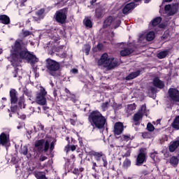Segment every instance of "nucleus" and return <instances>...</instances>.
I'll return each mask as SVG.
<instances>
[{"instance_id": "22", "label": "nucleus", "mask_w": 179, "mask_h": 179, "mask_svg": "<svg viewBox=\"0 0 179 179\" xmlns=\"http://www.w3.org/2000/svg\"><path fill=\"white\" fill-rule=\"evenodd\" d=\"M171 127L173 129L179 131V115H176L171 123Z\"/></svg>"}, {"instance_id": "46", "label": "nucleus", "mask_w": 179, "mask_h": 179, "mask_svg": "<svg viewBox=\"0 0 179 179\" xmlns=\"http://www.w3.org/2000/svg\"><path fill=\"white\" fill-rule=\"evenodd\" d=\"M44 12H45V10H44V8H41L36 13V15L37 16H41L42 15L44 14Z\"/></svg>"}, {"instance_id": "7", "label": "nucleus", "mask_w": 179, "mask_h": 179, "mask_svg": "<svg viewBox=\"0 0 179 179\" xmlns=\"http://www.w3.org/2000/svg\"><path fill=\"white\" fill-rule=\"evenodd\" d=\"M89 156L90 157H94V160L96 162H101V160L103 162V166L105 167V169H107V166L108 164V162H107V157L104 155L103 152H96L94 150H91L88 152Z\"/></svg>"}, {"instance_id": "23", "label": "nucleus", "mask_w": 179, "mask_h": 179, "mask_svg": "<svg viewBox=\"0 0 179 179\" xmlns=\"http://www.w3.org/2000/svg\"><path fill=\"white\" fill-rule=\"evenodd\" d=\"M21 155L27 156L28 159L31 157V154H29V148H27V145L21 146Z\"/></svg>"}, {"instance_id": "49", "label": "nucleus", "mask_w": 179, "mask_h": 179, "mask_svg": "<svg viewBox=\"0 0 179 179\" xmlns=\"http://www.w3.org/2000/svg\"><path fill=\"white\" fill-rule=\"evenodd\" d=\"M17 108H18V107H17V105L13 106H11V107H10V111H11V113H16V111H17Z\"/></svg>"}, {"instance_id": "15", "label": "nucleus", "mask_w": 179, "mask_h": 179, "mask_svg": "<svg viewBox=\"0 0 179 179\" xmlns=\"http://www.w3.org/2000/svg\"><path fill=\"white\" fill-rule=\"evenodd\" d=\"M152 85L154 87H157V89H160L161 90L165 86L164 81L160 80V78L159 77H155L153 78Z\"/></svg>"}, {"instance_id": "19", "label": "nucleus", "mask_w": 179, "mask_h": 179, "mask_svg": "<svg viewBox=\"0 0 179 179\" xmlns=\"http://www.w3.org/2000/svg\"><path fill=\"white\" fill-rule=\"evenodd\" d=\"M113 22H114V19L113 18V16L110 15L108 17H106L103 22V29H107L108 27H110Z\"/></svg>"}, {"instance_id": "27", "label": "nucleus", "mask_w": 179, "mask_h": 179, "mask_svg": "<svg viewBox=\"0 0 179 179\" xmlns=\"http://www.w3.org/2000/svg\"><path fill=\"white\" fill-rule=\"evenodd\" d=\"M87 160H88V162H90V164L92 167V170H93L95 173H99V171H97V169H96V167H99V165H97V163H96V162H94V160H93V159H88Z\"/></svg>"}, {"instance_id": "9", "label": "nucleus", "mask_w": 179, "mask_h": 179, "mask_svg": "<svg viewBox=\"0 0 179 179\" xmlns=\"http://www.w3.org/2000/svg\"><path fill=\"white\" fill-rule=\"evenodd\" d=\"M124 129H125V126H124V123L122 122H117L114 124L113 126V135L114 136L118 139L120 138V135H122L124 132Z\"/></svg>"}, {"instance_id": "38", "label": "nucleus", "mask_w": 179, "mask_h": 179, "mask_svg": "<svg viewBox=\"0 0 179 179\" xmlns=\"http://www.w3.org/2000/svg\"><path fill=\"white\" fill-rule=\"evenodd\" d=\"M146 129L148 131V132H153V131H155V126H153L152 123L148 122L146 127Z\"/></svg>"}, {"instance_id": "17", "label": "nucleus", "mask_w": 179, "mask_h": 179, "mask_svg": "<svg viewBox=\"0 0 179 179\" xmlns=\"http://www.w3.org/2000/svg\"><path fill=\"white\" fill-rule=\"evenodd\" d=\"M143 118V113L142 112H138L133 116V120L134 122V125L138 126L141 125V122H139L140 120H142Z\"/></svg>"}, {"instance_id": "30", "label": "nucleus", "mask_w": 179, "mask_h": 179, "mask_svg": "<svg viewBox=\"0 0 179 179\" xmlns=\"http://www.w3.org/2000/svg\"><path fill=\"white\" fill-rule=\"evenodd\" d=\"M83 24L85 26V27H88L89 29H92V27H93L92 20H90L89 17H85L83 20Z\"/></svg>"}, {"instance_id": "51", "label": "nucleus", "mask_w": 179, "mask_h": 179, "mask_svg": "<svg viewBox=\"0 0 179 179\" xmlns=\"http://www.w3.org/2000/svg\"><path fill=\"white\" fill-rule=\"evenodd\" d=\"M171 9V5L170 4L166 5L164 6V10H166V12H169V11L170 12Z\"/></svg>"}, {"instance_id": "35", "label": "nucleus", "mask_w": 179, "mask_h": 179, "mask_svg": "<svg viewBox=\"0 0 179 179\" xmlns=\"http://www.w3.org/2000/svg\"><path fill=\"white\" fill-rule=\"evenodd\" d=\"M134 110H136V104H129L127 106V113H132Z\"/></svg>"}, {"instance_id": "36", "label": "nucleus", "mask_w": 179, "mask_h": 179, "mask_svg": "<svg viewBox=\"0 0 179 179\" xmlns=\"http://www.w3.org/2000/svg\"><path fill=\"white\" fill-rule=\"evenodd\" d=\"M131 166V160H129L128 158H126L125 160L123 162L122 167L124 169H128Z\"/></svg>"}, {"instance_id": "45", "label": "nucleus", "mask_w": 179, "mask_h": 179, "mask_svg": "<svg viewBox=\"0 0 179 179\" xmlns=\"http://www.w3.org/2000/svg\"><path fill=\"white\" fill-rule=\"evenodd\" d=\"M19 69L17 67L14 68V71L12 72V75L13 78H17V72Z\"/></svg>"}, {"instance_id": "32", "label": "nucleus", "mask_w": 179, "mask_h": 179, "mask_svg": "<svg viewBox=\"0 0 179 179\" xmlns=\"http://www.w3.org/2000/svg\"><path fill=\"white\" fill-rule=\"evenodd\" d=\"M17 104L20 108H26V105L24 104V98L23 96H20L18 99Z\"/></svg>"}, {"instance_id": "63", "label": "nucleus", "mask_w": 179, "mask_h": 179, "mask_svg": "<svg viewBox=\"0 0 179 179\" xmlns=\"http://www.w3.org/2000/svg\"><path fill=\"white\" fill-rule=\"evenodd\" d=\"M71 72H72V73L76 74V73H78V71L77 69H73L71 70Z\"/></svg>"}, {"instance_id": "62", "label": "nucleus", "mask_w": 179, "mask_h": 179, "mask_svg": "<svg viewBox=\"0 0 179 179\" xmlns=\"http://www.w3.org/2000/svg\"><path fill=\"white\" fill-rule=\"evenodd\" d=\"M70 123L71 125H76V121L73 119H70Z\"/></svg>"}, {"instance_id": "31", "label": "nucleus", "mask_w": 179, "mask_h": 179, "mask_svg": "<svg viewBox=\"0 0 179 179\" xmlns=\"http://www.w3.org/2000/svg\"><path fill=\"white\" fill-rule=\"evenodd\" d=\"M176 13H178V7L176 6H173L171 8L169 13H168L169 16H174Z\"/></svg>"}, {"instance_id": "2", "label": "nucleus", "mask_w": 179, "mask_h": 179, "mask_svg": "<svg viewBox=\"0 0 179 179\" xmlns=\"http://www.w3.org/2000/svg\"><path fill=\"white\" fill-rule=\"evenodd\" d=\"M88 121L93 129H105L107 118L98 110H92L88 115Z\"/></svg>"}, {"instance_id": "41", "label": "nucleus", "mask_w": 179, "mask_h": 179, "mask_svg": "<svg viewBox=\"0 0 179 179\" xmlns=\"http://www.w3.org/2000/svg\"><path fill=\"white\" fill-rule=\"evenodd\" d=\"M68 144L64 147V152H66V154L69 153L71 152V141H67Z\"/></svg>"}, {"instance_id": "4", "label": "nucleus", "mask_w": 179, "mask_h": 179, "mask_svg": "<svg viewBox=\"0 0 179 179\" xmlns=\"http://www.w3.org/2000/svg\"><path fill=\"white\" fill-rule=\"evenodd\" d=\"M98 66H103L108 71H111L118 66V59L108 57V54L103 53L97 62Z\"/></svg>"}, {"instance_id": "52", "label": "nucleus", "mask_w": 179, "mask_h": 179, "mask_svg": "<svg viewBox=\"0 0 179 179\" xmlns=\"http://www.w3.org/2000/svg\"><path fill=\"white\" fill-rule=\"evenodd\" d=\"M77 148H78L77 145H70V150H71V152H75Z\"/></svg>"}, {"instance_id": "13", "label": "nucleus", "mask_w": 179, "mask_h": 179, "mask_svg": "<svg viewBox=\"0 0 179 179\" xmlns=\"http://www.w3.org/2000/svg\"><path fill=\"white\" fill-rule=\"evenodd\" d=\"M9 136L6 135L5 132H3L0 134V145L5 146V148H9L10 145Z\"/></svg>"}, {"instance_id": "42", "label": "nucleus", "mask_w": 179, "mask_h": 179, "mask_svg": "<svg viewBox=\"0 0 179 179\" xmlns=\"http://www.w3.org/2000/svg\"><path fill=\"white\" fill-rule=\"evenodd\" d=\"M109 104H110V103H109V102H108V101H106V102H105V103H103L101 104V106L102 110H103V111H106V110H107V108H108V105H109Z\"/></svg>"}, {"instance_id": "1", "label": "nucleus", "mask_w": 179, "mask_h": 179, "mask_svg": "<svg viewBox=\"0 0 179 179\" xmlns=\"http://www.w3.org/2000/svg\"><path fill=\"white\" fill-rule=\"evenodd\" d=\"M10 52L14 61H27L31 65L38 62L36 55L27 50V43L23 42V39H17L11 45Z\"/></svg>"}, {"instance_id": "48", "label": "nucleus", "mask_w": 179, "mask_h": 179, "mask_svg": "<svg viewBox=\"0 0 179 179\" xmlns=\"http://www.w3.org/2000/svg\"><path fill=\"white\" fill-rule=\"evenodd\" d=\"M121 25V20H117L114 24V29H118L120 26Z\"/></svg>"}, {"instance_id": "14", "label": "nucleus", "mask_w": 179, "mask_h": 179, "mask_svg": "<svg viewBox=\"0 0 179 179\" xmlns=\"http://www.w3.org/2000/svg\"><path fill=\"white\" fill-rule=\"evenodd\" d=\"M135 52V46H127L120 51L121 57H128Z\"/></svg>"}, {"instance_id": "6", "label": "nucleus", "mask_w": 179, "mask_h": 179, "mask_svg": "<svg viewBox=\"0 0 179 179\" xmlns=\"http://www.w3.org/2000/svg\"><path fill=\"white\" fill-rule=\"evenodd\" d=\"M54 19L59 24H65L68 19V8L60 9L54 15Z\"/></svg>"}, {"instance_id": "64", "label": "nucleus", "mask_w": 179, "mask_h": 179, "mask_svg": "<svg viewBox=\"0 0 179 179\" xmlns=\"http://www.w3.org/2000/svg\"><path fill=\"white\" fill-rule=\"evenodd\" d=\"M20 118L21 120H26L27 117H26V115H22L20 116Z\"/></svg>"}, {"instance_id": "29", "label": "nucleus", "mask_w": 179, "mask_h": 179, "mask_svg": "<svg viewBox=\"0 0 179 179\" xmlns=\"http://www.w3.org/2000/svg\"><path fill=\"white\" fill-rule=\"evenodd\" d=\"M155 37H156V35L155 34V31H151L147 34L146 40L147 41H153Z\"/></svg>"}, {"instance_id": "25", "label": "nucleus", "mask_w": 179, "mask_h": 179, "mask_svg": "<svg viewBox=\"0 0 179 179\" xmlns=\"http://www.w3.org/2000/svg\"><path fill=\"white\" fill-rule=\"evenodd\" d=\"M34 176L36 179H48L47 176H45V172L38 171L34 173Z\"/></svg>"}, {"instance_id": "11", "label": "nucleus", "mask_w": 179, "mask_h": 179, "mask_svg": "<svg viewBox=\"0 0 179 179\" xmlns=\"http://www.w3.org/2000/svg\"><path fill=\"white\" fill-rule=\"evenodd\" d=\"M143 163H146V148H141L136 158V166H142Z\"/></svg>"}, {"instance_id": "56", "label": "nucleus", "mask_w": 179, "mask_h": 179, "mask_svg": "<svg viewBox=\"0 0 179 179\" xmlns=\"http://www.w3.org/2000/svg\"><path fill=\"white\" fill-rule=\"evenodd\" d=\"M129 156H131V151L127 150L123 155V157H129Z\"/></svg>"}, {"instance_id": "21", "label": "nucleus", "mask_w": 179, "mask_h": 179, "mask_svg": "<svg viewBox=\"0 0 179 179\" xmlns=\"http://www.w3.org/2000/svg\"><path fill=\"white\" fill-rule=\"evenodd\" d=\"M104 15V11H103V8L99 7L95 9V17L96 19H101Z\"/></svg>"}, {"instance_id": "60", "label": "nucleus", "mask_w": 179, "mask_h": 179, "mask_svg": "<svg viewBox=\"0 0 179 179\" xmlns=\"http://www.w3.org/2000/svg\"><path fill=\"white\" fill-rule=\"evenodd\" d=\"M158 27H159V29H164L166 27V24L161 23L158 25Z\"/></svg>"}, {"instance_id": "34", "label": "nucleus", "mask_w": 179, "mask_h": 179, "mask_svg": "<svg viewBox=\"0 0 179 179\" xmlns=\"http://www.w3.org/2000/svg\"><path fill=\"white\" fill-rule=\"evenodd\" d=\"M66 100H70V101H72L73 103H76L78 101V99H76V95L71 94L70 96L66 94Z\"/></svg>"}, {"instance_id": "5", "label": "nucleus", "mask_w": 179, "mask_h": 179, "mask_svg": "<svg viewBox=\"0 0 179 179\" xmlns=\"http://www.w3.org/2000/svg\"><path fill=\"white\" fill-rule=\"evenodd\" d=\"M45 68L51 76H57V72L61 69V64L59 62L48 58L45 60Z\"/></svg>"}, {"instance_id": "33", "label": "nucleus", "mask_w": 179, "mask_h": 179, "mask_svg": "<svg viewBox=\"0 0 179 179\" xmlns=\"http://www.w3.org/2000/svg\"><path fill=\"white\" fill-rule=\"evenodd\" d=\"M169 55L168 50H164L157 54V57L159 59H163V58H166Z\"/></svg>"}, {"instance_id": "55", "label": "nucleus", "mask_w": 179, "mask_h": 179, "mask_svg": "<svg viewBox=\"0 0 179 179\" xmlns=\"http://www.w3.org/2000/svg\"><path fill=\"white\" fill-rule=\"evenodd\" d=\"M73 174H75L76 176H79L80 173L79 172V169H74L73 171Z\"/></svg>"}, {"instance_id": "18", "label": "nucleus", "mask_w": 179, "mask_h": 179, "mask_svg": "<svg viewBox=\"0 0 179 179\" xmlns=\"http://www.w3.org/2000/svg\"><path fill=\"white\" fill-rule=\"evenodd\" d=\"M141 70H137L136 71L130 73L126 78V80H132V79H135V78H138L139 75H141Z\"/></svg>"}, {"instance_id": "16", "label": "nucleus", "mask_w": 179, "mask_h": 179, "mask_svg": "<svg viewBox=\"0 0 179 179\" xmlns=\"http://www.w3.org/2000/svg\"><path fill=\"white\" fill-rule=\"evenodd\" d=\"M136 6V4L134 2H130L124 6V7L122 8V13L123 15H127L129 10H133V9H135V7Z\"/></svg>"}, {"instance_id": "20", "label": "nucleus", "mask_w": 179, "mask_h": 179, "mask_svg": "<svg viewBox=\"0 0 179 179\" xmlns=\"http://www.w3.org/2000/svg\"><path fill=\"white\" fill-rule=\"evenodd\" d=\"M0 23H2V24H10V18L6 15H1Z\"/></svg>"}, {"instance_id": "58", "label": "nucleus", "mask_w": 179, "mask_h": 179, "mask_svg": "<svg viewBox=\"0 0 179 179\" xmlns=\"http://www.w3.org/2000/svg\"><path fill=\"white\" fill-rule=\"evenodd\" d=\"M64 92L65 93H66V94H68V96H71L72 94V93H71V91L68 88H65Z\"/></svg>"}, {"instance_id": "61", "label": "nucleus", "mask_w": 179, "mask_h": 179, "mask_svg": "<svg viewBox=\"0 0 179 179\" xmlns=\"http://www.w3.org/2000/svg\"><path fill=\"white\" fill-rule=\"evenodd\" d=\"M150 92L151 93H153V94L157 93L156 88L155 87H151Z\"/></svg>"}, {"instance_id": "50", "label": "nucleus", "mask_w": 179, "mask_h": 179, "mask_svg": "<svg viewBox=\"0 0 179 179\" xmlns=\"http://www.w3.org/2000/svg\"><path fill=\"white\" fill-rule=\"evenodd\" d=\"M146 111V104L141 106L140 113H145Z\"/></svg>"}, {"instance_id": "44", "label": "nucleus", "mask_w": 179, "mask_h": 179, "mask_svg": "<svg viewBox=\"0 0 179 179\" xmlns=\"http://www.w3.org/2000/svg\"><path fill=\"white\" fill-rule=\"evenodd\" d=\"M22 36L24 37H28V36H31V32L30 31H24L22 29Z\"/></svg>"}, {"instance_id": "54", "label": "nucleus", "mask_w": 179, "mask_h": 179, "mask_svg": "<svg viewBox=\"0 0 179 179\" xmlns=\"http://www.w3.org/2000/svg\"><path fill=\"white\" fill-rule=\"evenodd\" d=\"M48 157L44 155H41L40 158H39V162H44L45 160H47Z\"/></svg>"}, {"instance_id": "43", "label": "nucleus", "mask_w": 179, "mask_h": 179, "mask_svg": "<svg viewBox=\"0 0 179 179\" xmlns=\"http://www.w3.org/2000/svg\"><path fill=\"white\" fill-rule=\"evenodd\" d=\"M52 40L53 41V43H55L56 44H59V40H61V38L59 37V36H52Z\"/></svg>"}, {"instance_id": "12", "label": "nucleus", "mask_w": 179, "mask_h": 179, "mask_svg": "<svg viewBox=\"0 0 179 179\" xmlns=\"http://www.w3.org/2000/svg\"><path fill=\"white\" fill-rule=\"evenodd\" d=\"M10 101L11 104H17L19 100L18 93L15 89L11 88L9 91Z\"/></svg>"}, {"instance_id": "24", "label": "nucleus", "mask_w": 179, "mask_h": 179, "mask_svg": "<svg viewBox=\"0 0 179 179\" xmlns=\"http://www.w3.org/2000/svg\"><path fill=\"white\" fill-rule=\"evenodd\" d=\"M169 162L173 167H177V166H178L179 159L178 157L173 156L170 158Z\"/></svg>"}, {"instance_id": "10", "label": "nucleus", "mask_w": 179, "mask_h": 179, "mask_svg": "<svg viewBox=\"0 0 179 179\" xmlns=\"http://www.w3.org/2000/svg\"><path fill=\"white\" fill-rule=\"evenodd\" d=\"M168 96L171 103H179V90L177 88H169Z\"/></svg>"}, {"instance_id": "26", "label": "nucleus", "mask_w": 179, "mask_h": 179, "mask_svg": "<svg viewBox=\"0 0 179 179\" xmlns=\"http://www.w3.org/2000/svg\"><path fill=\"white\" fill-rule=\"evenodd\" d=\"M141 136L143 138V139H152V138H155V136H153V134H152L150 131L142 132Z\"/></svg>"}, {"instance_id": "40", "label": "nucleus", "mask_w": 179, "mask_h": 179, "mask_svg": "<svg viewBox=\"0 0 179 179\" xmlns=\"http://www.w3.org/2000/svg\"><path fill=\"white\" fill-rule=\"evenodd\" d=\"M113 107L115 111H119V110H121V108H122V104H117V103H113Z\"/></svg>"}, {"instance_id": "59", "label": "nucleus", "mask_w": 179, "mask_h": 179, "mask_svg": "<svg viewBox=\"0 0 179 179\" xmlns=\"http://www.w3.org/2000/svg\"><path fill=\"white\" fill-rule=\"evenodd\" d=\"M78 141H79L80 146L81 148H83V146H85V145H83V140H82V138H78Z\"/></svg>"}, {"instance_id": "53", "label": "nucleus", "mask_w": 179, "mask_h": 179, "mask_svg": "<svg viewBox=\"0 0 179 179\" xmlns=\"http://www.w3.org/2000/svg\"><path fill=\"white\" fill-rule=\"evenodd\" d=\"M103 43H98V45H96L98 51H101V50H103Z\"/></svg>"}, {"instance_id": "57", "label": "nucleus", "mask_w": 179, "mask_h": 179, "mask_svg": "<svg viewBox=\"0 0 179 179\" xmlns=\"http://www.w3.org/2000/svg\"><path fill=\"white\" fill-rule=\"evenodd\" d=\"M57 92H58V90H57V89L54 88L53 96H54L55 99H56L58 96V94L57 93Z\"/></svg>"}, {"instance_id": "8", "label": "nucleus", "mask_w": 179, "mask_h": 179, "mask_svg": "<svg viewBox=\"0 0 179 179\" xmlns=\"http://www.w3.org/2000/svg\"><path fill=\"white\" fill-rule=\"evenodd\" d=\"M47 91H45V88L41 87L40 92L36 94V103L39 104V106H45L47 104Z\"/></svg>"}, {"instance_id": "3", "label": "nucleus", "mask_w": 179, "mask_h": 179, "mask_svg": "<svg viewBox=\"0 0 179 179\" xmlns=\"http://www.w3.org/2000/svg\"><path fill=\"white\" fill-rule=\"evenodd\" d=\"M55 149V141H52L50 144L48 140L44 138L37 140L34 143V152L37 155H41V153H47L48 150L52 152Z\"/></svg>"}, {"instance_id": "28", "label": "nucleus", "mask_w": 179, "mask_h": 179, "mask_svg": "<svg viewBox=\"0 0 179 179\" xmlns=\"http://www.w3.org/2000/svg\"><path fill=\"white\" fill-rule=\"evenodd\" d=\"M162 17H157L154 18L151 21L152 26H153V27H156V26H158V24H160V23H162Z\"/></svg>"}, {"instance_id": "47", "label": "nucleus", "mask_w": 179, "mask_h": 179, "mask_svg": "<svg viewBox=\"0 0 179 179\" xmlns=\"http://www.w3.org/2000/svg\"><path fill=\"white\" fill-rule=\"evenodd\" d=\"M38 131H44V125L41 122L37 124Z\"/></svg>"}, {"instance_id": "37", "label": "nucleus", "mask_w": 179, "mask_h": 179, "mask_svg": "<svg viewBox=\"0 0 179 179\" xmlns=\"http://www.w3.org/2000/svg\"><path fill=\"white\" fill-rule=\"evenodd\" d=\"M91 48H92V46H90V44H85L84 45V51L85 52V55H89Z\"/></svg>"}, {"instance_id": "39", "label": "nucleus", "mask_w": 179, "mask_h": 179, "mask_svg": "<svg viewBox=\"0 0 179 179\" xmlns=\"http://www.w3.org/2000/svg\"><path fill=\"white\" fill-rule=\"evenodd\" d=\"M130 140H131V134H128V135L123 134L121 136V141H123L124 142H128Z\"/></svg>"}]
</instances>
